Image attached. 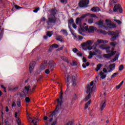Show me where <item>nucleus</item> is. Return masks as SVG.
Segmentation results:
<instances>
[{
	"label": "nucleus",
	"mask_w": 125,
	"mask_h": 125,
	"mask_svg": "<svg viewBox=\"0 0 125 125\" xmlns=\"http://www.w3.org/2000/svg\"><path fill=\"white\" fill-rule=\"evenodd\" d=\"M3 32H0V41L2 39V37H3Z\"/></svg>",
	"instance_id": "13d9d810"
},
{
	"label": "nucleus",
	"mask_w": 125,
	"mask_h": 125,
	"mask_svg": "<svg viewBox=\"0 0 125 125\" xmlns=\"http://www.w3.org/2000/svg\"><path fill=\"white\" fill-rule=\"evenodd\" d=\"M91 11H92V12H96V11H97V7H92L91 9Z\"/></svg>",
	"instance_id": "f704fd0d"
},
{
	"label": "nucleus",
	"mask_w": 125,
	"mask_h": 125,
	"mask_svg": "<svg viewBox=\"0 0 125 125\" xmlns=\"http://www.w3.org/2000/svg\"><path fill=\"white\" fill-rule=\"evenodd\" d=\"M16 106V104L15 103V102H13L12 104V107H15Z\"/></svg>",
	"instance_id": "69168bd1"
},
{
	"label": "nucleus",
	"mask_w": 125,
	"mask_h": 125,
	"mask_svg": "<svg viewBox=\"0 0 125 125\" xmlns=\"http://www.w3.org/2000/svg\"><path fill=\"white\" fill-rule=\"evenodd\" d=\"M93 57V56H92V55L91 54V51H90L89 55L88 57V59H91V58H92Z\"/></svg>",
	"instance_id": "3c124183"
},
{
	"label": "nucleus",
	"mask_w": 125,
	"mask_h": 125,
	"mask_svg": "<svg viewBox=\"0 0 125 125\" xmlns=\"http://www.w3.org/2000/svg\"><path fill=\"white\" fill-rule=\"evenodd\" d=\"M87 90L86 91L87 94L88 95L86 96V97L84 99L85 102H87L88 100H89L90 99V97H91V93H92V92L93 91V86L90 87V85L89 84L87 85Z\"/></svg>",
	"instance_id": "20e7f679"
},
{
	"label": "nucleus",
	"mask_w": 125,
	"mask_h": 125,
	"mask_svg": "<svg viewBox=\"0 0 125 125\" xmlns=\"http://www.w3.org/2000/svg\"><path fill=\"white\" fill-rule=\"evenodd\" d=\"M98 33H99V34H102L103 35H107V31L102 29H99Z\"/></svg>",
	"instance_id": "4be33fe9"
},
{
	"label": "nucleus",
	"mask_w": 125,
	"mask_h": 125,
	"mask_svg": "<svg viewBox=\"0 0 125 125\" xmlns=\"http://www.w3.org/2000/svg\"><path fill=\"white\" fill-rule=\"evenodd\" d=\"M110 45H112V46H113V47H115V46L116 45V44H118V43L116 42H111L110 43Z\"/></svg>",
	"instance_id": "e433bc0d"
},
{
	"label": "nucleus",
	"mask_w": 125,
	"mask_h": 125,
	"mask_svg": "<svg viewBox=\"0 0 125 125\" xmlns=\"http://www.w3.org/2000/svg\"><path fill=\"white\" fill-rule=\"evenodd\" d=\"M30 101H31L30 98L27 97L25 98V102H26V103H29Z\"/></svg>",
	"instance_id": "37998d69"
},
{
	"label": "nucleus",
	"mask_w": 125,
	"mask_h": 125,
	"mask_svg": "<svg viewBox=\"0 0 125 125\" xmlns=\"http://www.w3.org/2000/svg\"><path fill=\"white\" fill-rule=\"evenodd\" d=\"M98 43H108V41L107 40H100L98 39L97 42H95L94 45L95 47L93 48V50L96 52V53H98L99 54H101L102 52L99 50V49H97V46L98 45Z\"/></svg>",
	"instance_id": "f03ea898"
},
{
	"label": "nucleus",
	"mask_w": 125,
	"mask_h": 125,
	"mask_svg": "<svg viewBox=\"0 0 125 125\" xmlns=\"http://www.w3.org/2000/svg\"><path fill=\"white\" fill-rule=\"evenodd\" d=\"M18 112H16L15 114V117L18 119L17 120V123L18 125H21V120H20V118H19L18 117Z\"/></svg>",
	"instance_id": "6ab92c4d"
},
{
	"label": "nucleus",
	"mask_w": 125,
	"mask_h": 125,
	"mask_svg": "<svg viewBox=\"0 0 125 125\" xmlns=\"http://www.w3.org/2000/svg\"><path fill=\"white\" fill-rule=\"evenodd\" d=\"M108 36H112V37L110 39V41L111 42H114L119 38V35H120V33L119 31H108L107 32Z\"/></svg>",
	"instance_id": "7ed1b4c3"
},
{
	"label": "nucleus",
	"mask_w": 125,
	"mask_h": 125,
	"mask_svg": "<svg viewBox=\"0 0 125 125\" xmlns=\"http://www.w3.org/2000/svg\"><path fill=\"white\" fill-rule=\"evenodd\" d=\"M118 76V73H114L111 76V79H114L115 77Z\"/></svg>",
	"instance_id": "a19ab883"
},
{
	"label": "nucleus",
	"mask_w": 125,
	"mask_h": 125,
	"mask_svg": "<svg viewBox=\"0 0 125 125\" xmlns=\"http://www.w3.org/2000/svg\"><path fill=\"white\" fill-rule=\"evenodd\" d=\"M78 32H79V34H80V35H82V36H84V34L83 33V31H82L81 30L80 28H79Z\"/></svg>",
	"instance_id": "79ce46f5"
},
{
	"label": "nucleus",
	"mask_w": 125,
	"mask_h": 125,
	"mask_svg": "<svg viewBox=\"0 0 125 125\" xmlns=\"http://www.w3.org/2000/svg\"><path fill=\"white\" fill-rule=\"evenodd\" d=\"M45 74H46V75H48V74H49V73H50V69H47L45 70Z\"/></svg>",
	"instance_id": "49530a36"
},
{
	"label": "nucleus",
	"mask_w": 125,
	"mask_h": 125,
	"mask_svg": "<svg viewBox=\"0 0 125 125\" xmlns=\"http://www.w3.org/2000/svg\"><path fill=\"white\" fill-rule=\"evenodd\" d=\"M89 4V0H81L79 3L80 7H87Z\"/></svg>",
	"instance_id": "39448f33"
},
{
	"label": "nucleus",
	"mask_w": 125,
	"mask_h": 125,
	"mask_svg": "<svg viewBox=\"0 0 125 125\" xmlns=\"http://www.w3.org/2000/svg\"><path fill=\"white\" fill-rule=\"evenodd\" d=\"M35 65H36V62L32 61L30 62L29 64V72L30 74H32L33 70L35 68Z\"/></svg>",
	"instance_id": "f8f14e48"
},
{
	"label": "nucleus",
	"mask_w": 125,
	"mask_h": 125,
	"mask_svg": "<svg viewBox=\"0 0 125 125\" xmlns=\"http://www.w3.org/2000/svg\"><path fill=\"white\" fill-rule=\"evenodd\" d=\"M96 25H98L100 27V28H104L106 30V28L107 25H104V20H100L96 22Z\"/></svg>",
	"instance_id": "1a4fd4ad"
},
{
	"label": "nucleus",
	"mask_w": 125,
	"mask_h": 125,
	"mask_svg": "<svg viewBox=\"0 0 125 125\" xmlns=\"http://www.w3.org/2000/svg\"><path fill=\"white\" fill-rule=\"evenodd\" d=\"M100 76H101V78L102 80H104V79H105V78H106V77H107L106 75L104 74V73H103L102 72V71H101L100 73H99Z\"/></svg>",
	"instance_id": "393cba45"
},
{
	"label": "nucleus",
	"mask_w": 125,
	"mask_h": 125,
	"mask_svg": "<svg viewBox=\"0 0 125 125\" xmlns=\"http://www.w3.org/2000/svg\"><path fill=\"white\" fill-rule=\"evenodd\" d=\"M123 83H124V81H122L120 83L116 86V88L120 89V87L123 85Z\"/></svg>",
	"instance_id": "c756f323"
},
{
	"label": "nucleus",
	"mask_w": 125,
	"mask_h": 125,
	"mask_svg": "<svg viewBox=\"0 0 125 125\" xmlns=\"http://www.w3.org/2000/svg\"><path fill=\"white\" fill-rule=\"evenodd\" d=\"M72 84L73 86H76V85H77V83H76V77H75V76H72Z\"/></svg>",
	"instance_id": "aec40b11"
},
{
	"label": "nucleus",
	"mask_w": 125,
	"mask_h": 125,
	"mask_svg": "<svg viewBox=\"0 0 125 125\" xmlns=\"http://www.w3.org/2000/svg\"><path fill=\"white\" fill-rule=\"evenodd\" d=\"M100 110L102 111L104 110V108L106 107V100L103 101L100 104Z\"/></svg>",
	"instance_id": "4468645a"
},
{
	"label": "nucleus",
	"mask_w": 125,
	"mask_h": 125,
	"mask_svg": "<svg viewBox=\"0 0 125 125\" xmlns=\"http://www.w3.org/2000/svg\"><path fill=\"white\" fill-rule=\"evenodd\" d=\"M24 89L26 90L27 92H29V91H31L32 89L31 88V86L29 85L28 86L24 87Z\"/></svg>",
	"instance_id": "cd10ccee"
},
{
	"label": "nucleus",
	"mask_w": 125,
	"mask_h": 125,
	"mask_svg": "<svg viewBox=\"0 0 125 125\" xmlns=\"http://www.w3.org/2000/svg\"><path fill=\"white\" fill-rule=\"evenodd\" d=\"M92 48H93V46H91L90 45H89L87 47V49H88V50H91L92 49Z\"/></svg>",
	"instance_id": "052dcab7"
},
{
	"label": "nucleus",
	"mask_w": 125,
	"mask_h": 125,
	"mask_svg": "<svg viewBox=\"0 0 125 125\" xmlns=\"http://www.w3.org/2000/svg\"><path fill=\"white\" fill-rule=\"evenodd\" d=\"M94 31H96V27L93 26H90L88 30V33H93Z\"/></svg>",
	"instance_id": "a211bd4d"
},
{
	"label": "nucleus",
	"mask_w": 125,
	"mask_h": 125,
	"mask_svg": "<svg viewBox=\"0 0 125 125\" xmlns=\"http://www.w3.org/2000/svg\"><path fill=\"white\" fill-rule=\"evenodd\" d=\"M57 21V18L56 17H52L48 18V20L47 21L48 26H51L53 24H55Z\"/></svg>",
	"instance_id": "423d86ee"
},
{
	"label": "nucleus",
	"mask_w": 125,
	"mask_h": 125,
	"mask_svg": "<svg viewBox=\"0 0 125 125\" xmlns=\"http://www.w3.org/2000/svg\"><path fill=\"white\" fill-rule=\"evenodd\" d=\"M52 46H53V47H54L55 48H58V47H59V45L56 43L53 44Z\"/></svg>",
	"instance_id": "a18cd8bd"
},
{
	"label": "nucleus",
	"mask_w": 125,
	"mask_h": 125,
	"mask_svg": "<svg viewBox=\"0 0 125 125\" xmlns=\"http://www.w3.org/2000/svg\"><path fill=\"white\" fill-rule=\"evenodd\" d=\"M101 67H102V64L101 63H99L97 65L96 68L95 69V71H96V72H98V71H99V70H100V69H101Z\"/></svg>",
	"instance_id": "b1692460"
},
{
	"label": "nucleus",
	"mask_w": 125,
	"mask_h": 125,
	"mask_svg": "<svg viewBox=\"0 0 125 125\" xmlns=\"http://www.w3.org/2000/svg\"><path fill=\"white\" fill-rule=\"evenodd\" d=\"M77 55L79 56V57H82V56H83V53L81 52H79L78 53H77Z\"/></svg>",
	"instance_id": "4d7b16f0"
},
{
	"label": "nucleus",
	"mask_w": 125,
	"mask_h": 125,
	"mask_svg": "<svg viewBox=\"0 0 125 125\" xmlns=\"http://www.w3.org/2000/svg\"><path fill=\"white\" fill-rule=\"evenodd\" d=\"M51 14L54 17H55V15H56V8L52 9V10L51 11Z\"/></svg>",
	"instance_id": "412c9836"
},
{
	"label": "nucleus",
	"mask_w": 125,
	"mask_h": 125,
	"mask_svg": "<svg viewBox=\"0 0 125 125\" xmlns=\"http://www.w3.org/2000/svg\"><path fill=\"white\" fill-rule=\"evenodd\" d=\"M66 79H67V83H69V82L71 81V76H70V75H67Z\"/></svg>",
	"instance_id": "864d4df0"
},
{
	"label": "nucleus",
	"mask_w": 125,
	"mask_h": 125,
	"mask_svg": "<svg viewBox=\"0 0 125 125\" xmlns=\"http://www.w3.org/2000/svg\"><path fill=\"white\" fill-rule=\"evenodd\" d=\"M88 23H89V24H92V23H93V19H89L88 20Z\"/></svg>",
	"instance_id": "ea45409f"
},
{
	"label": "nucleus",
	"mask_w": 125,
	"mask_h": 125,
	"mask_svg": "<svg viewBox=\"0 0 125 125\" xmlns=\"http://www.w3.org/2000/svg\"><path fill=\"white\" fill-rule=\"evenodd\" d=\"M61 32H62V33L64 34V36H68V32H67L66 30L62 29L61 30Z\"/></svg>",
	"instance_id": "7c9ffc66"
},
{
	"label": "nucleus",
	"mask_w": 125,
	"mask_h": 125,
	"mask_svg": "<svg viewBox=\"0 0 125 125\" xmlns=\"http://www.w3.org/2000/svg\"><path fill=\"white\" fill-rule=\"evenodd\" d=\"M92 44H93V41L88 40L86 42L82 43L81 46L82 47H84L85 46H87V45H92Z\"/></svg>",
	"instance_id": "9b49d317"
},
{
	"label": "nucleus",
	"mask_w": 125,
	"mask_h": 125,
	"mask_svg": "<svg viewBox=\"0 0 125 125\" xmlns=\"http://www.w3.org/2000/svg\"><path fill=\"white\" fill-rule=\"evenodd\" d=\"M114 21H115V22H116V23H117V24H122V21H120V20H114Z\"/></svg>",
	"instance_id": "603ef678"
},
{
	"label": "nucleus",
	"mask_w": 125,
	"mask_h": 125,
	"mask_svg": "<svg viewBox=\"0 0 125 125\" xmlns=\"http://www.w3.org/2000/svg\"><path fill=\"white\" fill-rule=\"evenodd\" d=\"M15 8H16V9H21V8H23V7H20L17 5H15Z\"/></svg>",
	"instance_id": "09e8293b"
},
{
	"label": "nucleus",
	"mask_w": 125,
	"mask_h": 125,
	"mask_svg": "<svg viewBox=\"0 0 125 125\" xmlns=\"http://www.w3.org/2000/svg\"><path fill=\"white\" fill-rule=\"evenodd\" d=\"M100 49H103V50H104L106 49V45L104 44H102L100 46Z\"/></svg>",
	"instance_id": "473e14b6"
},
{
	"label": "nucleus",
	"mask_w": 125,
	"mask_h": 125,
	"mask_svg": "<svg viewBox=\"0 0 125 125\" xmlns=\"http://www.w3.org/2000/svg\"><path fill=\"white\" fill-rule=\"evenodd\" d=\"M56 123H57V121L56 120L53 122L51 125H56Z\"/></svg>",
	"instance_id": "774afa93"
},
{
	"label": "nucleus",
	"mask_w": 125,
	"mask_h": 125,
	"mask_svg": "<svg viewBox=\"0 0 125 125\" xmlns=\"http://www.w3.org/2000/svg\"><path fill=\"white\" fill-rule=\"evenodd\" d=\"M74 23V19H71L68 20V26H70V24H73Z\"/></svg>",
	"instance_id": "72a5a7b5"
},
{
	"label": "nucleus",
	"mask_w": 125,
	"mask_h": 125,
	"mask_svg": "<svg viewBox=\"0 0 125 125\" xmlns=\"http://www.w3.org/2000/svg\"><path fill=\"white\" fill-rule=\"evenodd\" d=\"M48 64V62L47 61H44V63H42L41 65V69L42 70H44L45 68H46V66Z\"/></svg>",
	"instance_id": "dca6fc26"
},
{
	"label": "nucleus",
	"mask_w": 125,
	"mask_h": 125,
	"mask_svg": "<svg viewBox=\"0 0 125 125\" xmlns=\"http://www.w3.org/2000/svg\"><path fill=\"white\" fill-rule=\"evenodd\" d=\"M61 59L62 60L65 61V62H67L68 64L69 63V61H68V58L66 57L62 56L61 57Z\"/></svg>",
	"instance_id": "a878e982"
},
{
	"label": "nucleus",
	"mask_w": 125,
	"mask_h": 125,
	"mask_svg": "<svg viewBox=\"0 0 125 125\" xmlns=\"http://www.w3.org/2000/svg\"><path fill=\"white\" fill-rule=\"evenodd\" d=\"M87 62V60H86V58H85V57H83V63H86Z\"/></svg>",
	"instance_id": "5fc2aeb1"
},
{
	"label": "nucleus",
	"mask_w": 125,
	"mask_h": 125,
	"mask_svg": "<svg viewBox=\"0 0 125 125\" xmlns=\"http://www.w3.org/2000/svg\"><path fill=\"white\" fill-rule=\"evenodd\" d=\"M89 65H90V63H89V62H87L86 63H83L82 67L85 69V68H86V67H88Z\"/></svg>",
	"instance_id": "bb28decb"
},
{
	"label": "nucleus",
	"mask_w": 125,
	"mask_h": 125,
	"mask_svg": "<svg viewBox=\"0 0 125 125\" xmlns=\"http://www.w3.org/2000/svg\"><path fill=\"white\" fill-rule=\"evenodd\" d=\"M103 71L104 73H108V70L105 68H103Z\"/></svg>",
	"instance_id": "338daca9"
},
{
	"label": "nucleus",
	"mask_w": 125,
	"mask_h": 125,
	"mask_svg": "<svg viewBox=\"0 0 125 125\" xmlns=\"http://www.w3.org/2000/svg\"><path fill=\"white\" fill-rule=\"evenodd\" d=\"M52 50H53V47L52 45H51L50 46V48H49V49L48 50V52H51V51H52Z\"/></svg>",
	"instance_id": "c03bdc74"
},
{
	"label": "nucleus",
	"mask_w": 125,
	"mask_h": 125,
	"mask_svg": "<svg viewBox=\"0 0 125 125\" xmlns=\"http://www.w3.org/2000/svg\"><path fill=\"white\" fill-rule=\"evenodd\" d=\"M25 92L22 91V93H21L20 94V97H21V98H23L24 96H25Z\"/></svg>",
	"instance_id": "4c0bfd02"
},
{
	"label": "nucleus",
	"mask_w": 125,
	"mask_h": 125,
	"mask_svg": "<svg viewBox=\"0 0 125 125\" xmlns=\"http://www.w3.org/2000/svg\"><path fill=\"white\" fill-rule=\"evenodd\" d=\"M119 10L120 13H123V8L120 4H115L113 8V12H118Z\"/></svg>",
	"instance_id": "0eeeda50"
},
{
	"label": "nucleus",
	"mask_w": 125,
	"mask_h": 125,
	"mask_svg": "<svg viewBox=\"0 0 125 125\" xmlns=\"http://www.w3.org/2000/svg\"><path fill=\"white\" fill-rule=\"evenodd\" d=\"M48 68L50 71H53L54 68L56 67V63L53 61V60H50L48 62Z\"/></svg>",
	"instance_id": "6e6552de"
},
{
	"label": "nucleus",
	"mask_w": 125,
	"mask_h": 125,
	"mask_svg": "<svg viewBox=\"0 0 125 125\" xmlns=\"http://www.w3.org/2000/svg\"><path fill=\"white\" fill-rule=\"evenodd\" d=\"M88 15H89V14H85L84 15H83V16H82L80 18L81 19H84V18L86 17V16H88Z\"/></svg>",
	"instance_id": "c9c22d12"
},
{
	"label": "nucleus",
	"mask_w": 125,
	"mask_h": 125,
	"mask_svg": "<svg viewBox=\"0 0 125 125\" xmlns=\"http://www.w3.org/2000/svg\"><path fill=\"white\" fill-rule=\"evenodd\" d=\"M60 94L61 96H60V98L58 99V103L56 109L52 113V114L50 115V117H52L53 116H55V112L57 113H59V112H60L61 105H62V99H63V90L62 89L61 91L60 92Z\"/></svg>",
	"instance_id": "f257e3e1"
},
{
	"label": "nucleus",
	"mask_w": 125,
	"mask_h": 125,
	"mask_svg": "<svg viewBox=\"0 0 125 125\" xmlns=\"http://www.w3.org/2000/svg\"><path fill=\"white\" fill-rule=\"evenodd\" d=\"M110 48H111L110 46L105 47V50H106L107 53H113V52H116V51H112L110 50Z\"/></svg>",
	"instance_id": "5701e85b"
},
{
	"label": "nucleus",
	"mask_w": 125,
	"mask_h": 125,
	"mask_svg": "<svg viewBox=\"0 0 125 125\" xmlns=\"http://www.w3.org/2000/svg\"><path fill=\"white\" fill-rule=\"evenodd\" d=\"M73 52H74V53H76V52H78V49H77V48H73Z\"/></svg>",
	"instance_id": "680f3d73"
},
{
	"label": "nucleus",
	"mask_w": 125,
	"mask_h": 125,
	"mask_svg": "<svg viewBox=\"0 0 125 125\" xmlns=\"http://www.w3.org/2000/svg\"><path fill=\"white\" fill-rule=\"evenodd\" d=\"M40 10V7H37L33 10V12L37 13Z\"/></svg>",
	"instance_id": "de8ad7c7"
},
{
	"label": "nucleus",
	"mask_w": 125,
	"mask_h": 125,
	"mask_svg": "<svg viewBox=\"0 0 125 125\" xmlns=\"http://www.w3.org/2000/svg\"><path fill=\"white\" fill-rule=\"evenodd\" d=\"M3 32H0V41L2 39V37H3Z\"/></svg>",
	"instance_id": "bf43d9fd"
},
{
	"label": "nucleus",
	"mask_w": 125,
	"mask_h": 125,
	"mask_svg": "<svg viewBox=\"0 0 125 125\" xmlns=\"http://www.w3.org/2000/svg\"><path fill=\"white\" fill-rule=\"evenodd\" d=\"M115 67H116V63H113L109 65L108 66L109 70L108 71V72L109 73H111V72H113V70H115Z\"/></svg>",
	"instance_id": "f3484780"
},
{
	"label": "nucleus",
	"mask_w": 125,
	"mask_h": 125,
	"mask_svg": "<svg viewBox=\"0 0 125 125\" xmlns=\"http://www.w3.org/2000/svg\"><path fill=\"white\" fill-rule=\"evenodd\" d=\"M59 37H61V36H57L56 38V40L57 41H58V42H63V40L62 38H59Z\"/></svg>",
	"instance_id": "2f4dec72"
},
{
	"label": "nucleus",
	"mask_w": 125,
	"mask_h": 125,
	"mask_svg": "<svg viewBox=\"0 0 125 125\" xmlns=\"http://www.w3.org/2000/svg\"><path fill=\"white\" fill-rule=\"evenodd\" d=\"M76 24H79V23H82V19L81 18H77L76 20Z\"/></svg>",
	"instance_id": "c85d7f7f"
},
{
	"label": "nucleus",
	"mask_w": 125,
	"mask_h": 125,
	"mask_svg": "<svg viewBox=\"0 0 125 125\" xmlns=\"http://www.w3.org/2000/svg\"><path fill=\"white\" fill-rule=\"evenodd\" d=\"M117 27V24L115 23H107L106 24V27L105 30L108 31V30H110V29H115Z\"/></svg>",
	"instance_id": "9d476101"
},
{
	"label": "nucleus",
	"mask_w": 125,
	"mask_h": 125,
	"mask_svg": "<svg viewBox=\"0 0 125 125\" xmlns=\"http://www.w3.org/2000/svg\"><path fill=\"white\" fill-rule=\"evenodd\" d=\"M119 71H123L124 70V65L121 64L119 67Z\"/></svg>",
	"instance_id": "58836bf2"
},
{
	"label": "nucleus",
	"mask_w": 125,
	"mask_h": 125,
	"mask_svg": "<svg viewBox=\"0 0 125 125\" xmlns=\"http://www.w3.org/2000/svg\"><path fill=\"white\" fill-rule=\"evenodd\" d=\"M115 61H117L119 59V54H117L115 55V57L114 58Z\"/></svg>",
	"instance_id": "8fccbe9b"
},
{
	"label": "nucleus",
	"mask_w": 125,
	"mask_h": 125,
	"mask_svg": "<svg viewBox=\"0 0 125 125\" xmlns=\"http://www.w3.org/2000/svg\"><path fill=\"white\" fill-rule=\"evenodd\" d=\"M52 35H53V32H52V31H47L46 36H43L44 40H47L48 37H49V38H50L52 36Z\"/></svg>",
	"instance_id": "2eb2a0df"
},
{
	"label": "nucleus",
	"mask_w": 125,
	"mask_h": 125,
	"mask_svg": "<svg viewBox=\"0 0 125 125\" xmlns=\"http://www.w3.org/2000/svg\"><path fill=\"white\" fill-rule=\"evenodd\" d=\"M18 89V86H16L13 88V91H16Z\"/></svg>",
	"instance_id": "e2e57ef3"
},
{
	"label": "nucleus",
	"mask_w": 125,
	"mask_h": 125,
	"mask_svg": "<svg viewBox=\"0 0 125 125\" xmlns=\"http://www.w3.org/2000/svg\"><path fill=\"white\" fill-rule=\"evenodd\" d=\"M88 26H86L84 27V29L85 30V31H88Z\"/></svg>",
	"instance_id": "0e129e2a"
},
{
	"label": "nucleus",
	"mask_w": 125,
	"mask_h": 125,
	"mask_svg": "<svg viewBox=\"0 0 125 125\" xmlns=\"http://www.w3.org/2000/svg\"><path fill=\"white\" fill-rule=\"evenodd\" d=\"M115 54L116 52H112V53H111L110 54H104V58H106V59H110V57L113 56V55H115Z\"/></svg>",
	"instance_id": "ddd939ff"
},
{
	"label": "nucleus",
	"mask_w": 125,
	"mask_h": 125,
	"mask_svg": "<svg viewBox=\"0 0 125 125\" xmlns=\"http://www.w3.org/2000/svg\"><path fill=\"white\" fill-rule=\"evenodd\" d=\"M17 104L18 107H20V106H21V101H18L17 102Z\"/></svg>",
	"instance_id": "6e6d98bb"
}]
</instances>
